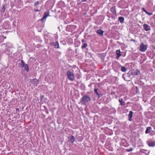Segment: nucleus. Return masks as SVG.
I'll list each match as a JSON object with an SVG mask.
<instances>
[{"instance_id": "19", "label": "nucleus", "mask_w": 155, "mask_h": 155, "mask_svg": "<svg viewBox=\"0 0 155 155\" xmlns=\"http://www.w3.org/2000/svg\"><path fill=\"white\" fill-rule=\"evenodd\" d=\"M6 48H12L13 47L12 45L10 43L8 42L5 44Z\"/></svg>"}, {"instance_id": "21", "label": "nucleus", "mask_w": 155, "mask_h": 155, "mask_svg": "<svg viewBox=\"0 0 155 155\" xmlns=\"http://www.w3.org/2000/svg\"><path fill=\"white\" fill-rule=\"evenodd\" d=\"M151 130L152 128L151 127H148L147 128L145 133L146 134L149 133L151 131Z\"/></svg>"}, {"instance_id": "12", "label": "nucleus", "mask_w": 155, "mask_h": 155, "mask_svg": "<svg viewBox=\"0 0 155 155\" xmlns=\"http://www.w3.org/2000/svg\"><path fill=\"white\" fill-rule=\"evenodd\" d=\"M69 141L72 143H73L75 141L74 137L73 135H71L68 137Z\"/></svg>"}, {"instance_id": "25", "label": "nucleus", "mask_w": 155, "mask_h": 155, "mask_svg": "<svg viewBox=\"0 0 155 155\" xmlns=\"http://www.w3.org/2000/svg\"><path fill=\"white\" fill-rule=\"evenodd\" d=\"M121 143H122L123 145L125 147H127L128 146V144H127L126 140H122Z\"/></svg>"}, {"instance_id": "13", "label": "nucleus", "mask_w": 155, "mask_h": 155, "mask_svg": "<svg viewBox=\"0 0 155 155\" xmlns=\"http://www.w3.org/2000/svg\"><path fill=\"white\" fill-rule=\"evenodd\" d=\"M97 32L99 36H102L103 35L104 31L101 29H99L97 30Z\"/></svg>"}, {"instance_id": "22", "label": "nucleus", "mask_w": 155, "mask_h": 155, "mask_svg": "<svg viewBox=\"0 0 155 155\" xmlns=\"http://www.w3.org/2000/svg\"><path fill=\"white\" fill-rule=\"evenodd\" d=\"M6 37H4L2 35H0V43H2L4 41L5 38H6Z\"/></svg>"}, {"instance_id": "2", "label": "nucleus", "mask_w": 155, "mask_h": 155, "mask_svg": "<svg viewBox=\"0 0 155 155\" xmlns=\"http://www.w3.org/2000/svg\"><path fill=\"white\" fill-rule=\"evenodd\" d=\"M76 26L74 25H68L66 27V30L68 31L72 32L76 28Z\"/></svg>"}, {"instance_id": "37", "label": "nucleus", "mask_w": 155, "mask_h": 155, "mask_svg": "<svg viewBox=\"0 0 155 155\" xmlns=\"http://www.w3.org/2000/svg\"><path fill=\"white\" fill-rule=\"evenodd\" d=\"M21 64L25 63L23 60L21 61Z\"/></svg>"}, {"instance_id": "46", "label": "nucleus", "mask_w": 155, "mask_h": 155, "mask_svg": "<svg viewBox=\"0 0 155 155\" xmlns=\"http://www.w3.org/2000/svg\"><path fill=\"white\" fill-rule=\"evenodd\" d=\"M4 1H5V0H4Z\"/></svg>"}, {"instance_id": "39", "label": "nucleus", "mask_w": 155, "mask_h": 155, "mask_svg": "<svg viewBox=\"0 0 155 155\" xmlns=\"http://www.w3.org/2000/svg\"><path fill=\"white\" fill-rule=\"evenodd\" d=\"M130 41L135 42V41L133 39H131Z\"/></svg>"}, {"instance_id": "17", "label": "nucleus", "mask_w": 155, "mask_h": 155, "mask_svg": "<svg viewBox=\"0 0 155 155\" xmlns=\"http://www.w3.org/2000/svg\"><path fill=\"white\" fill-rule=\"evenodd\" d=\"M118 101L120 103V104L122 106H124L125 105V102L123 101V99L121 98H120L119 99Z\"/></svg>"}, {"instance_id": "6", "label": "nucleus", "mask_w": 155, "mask_h": 155, "mask_svg": "<svg viewBox=\"0 0 155 155\" xmlns=\"http://www.w3.org/2000/svg\"><path fill=\"white\" fill-rule=\"evenodd\" d=\"M30 82L32 84H34L35 86H37L39 83V81L36 79H31Z\"/></svg>"}, {"instance_id": "28", "label": "nucleus", "mask_w": 155, "mask_h": 155, "mask_svg": "<svg viewBox=\"0 0 155 155\" xmlns=\"http://www.w3.org/2000/svg\"><path fill=\"white\" fill-rule=\"evenodd\" d=\"M133 149L132 148H130V149H127L126 150V151L129 152L133 151Z\"/></svg>"}, {"instance_id": "23", "label": "nucleus", "mask_w": 155, "mask_h": 155, "mask_svg": "<svg viewBox=\"0 0 155 155\" xmlns=\"http://www.w3.org/2000/svg\"><path fill=\"white\" fill-rule=\"evenodd\" d=\"M124 18L123 17H120L118 18V20L121 23H124Z\"/></svg>"}, {"instance_id": "27", "label": "nucleus", "mask_w": 155, "mask_h": 155, "mask_svg": "<svg viewBox=\"0 0 155 155\" xmlns=\"http://www.w3.org/2000/svg\"><path fill=\"white\" fill-rule=\"evenodd\" d=\"M5 5H3L2 6V11H1L3 13H4V12H5Z\"/></svg>"}, {"instance_id": "36", "label": "nucleus", "mask_w": 155, "mask_h": 155, "mask_svg": "<svg viewBox=\"0 0 155 155\" xmlns=\"http://www.w3.org/2000/svg\"><path fill=\"white\" fill-rule=\"evenodd\" d=\"M81 41L82 42H84L85 41V40L84 39H82L81 40Z\"/></svg>"}, {"instance_id": "26", "label": "nucleus", "mask_w": 155, "mask_h": 155, "mask_svg": "<svg viewBox=\"0 0 155 155\" xmlns=\"http://www.w3.org/2000/svg\"><path fill=\"white\" fill-rule=\"evenodd\" d=\"M94 92L95 93H96V94L99 96L98 97H100V95H99V93L97 92V89L95 88L94 89Z\"/></svg>"}, {"instance_id": "4", "label": "nucleus", "mask_w": 155, "mask_h": 155, "mask_svg": "<svg viewBox=\"0 0 155 155\" xmlns=\"http://www.w3.org/2000/svg\"><path fill=\"white\" fill-rule=\"evenodd\" d=\"M147 46L145 45L143 43H141L140 46L139 50L141 52H145L147 49Z\"/></svg>"}, {"instance_id": "11", "label": "nucleus", "mask_w": 155, "mask_h": 155, "mask_svg": "<svg viewBox=\"0 0 155 155\" xmlns=\"http://www.w3.org/2000/svg\"><path fill=\"white\" fill-rule=\"evenodd\" d=\"M5 51V54L8 55L9 57H11L12 56V53L10 52V50L9 49L6 48Z\"/></svg>"}, {"instance_id": "24", "label": "nucleus", "mask_w": 155, "mask_h": 155, "mask_svg": "<svg viewBox=\"0 0 155 155\" xmlns=\"http://www.w3.org/2000/svg\"><path fill=\"white\" fill-rule=\"evenodd\" d=\"M88 46L87 43H83L82 45L81 46V48L82 49L85 48Z\"/></svg>"}, {"instance_id": "7", "label": "nucleus", "mask_w": 155, "mask_h": 155, "mask_svg": "<svg viewBox=\"0 0 155 155\" xmlns=\"http://www.w3.org/2000/svg\"><path fill=\"white\" fill-rule=\"evenodd\" d=\"M50 45L52 46H54L55 48H58L59 47V43L58 41H57L55 42H51L50 43Z\"/></svg>"}, {"instance_id": "15", "label": "nucleus", "mask_w": 155, "mask_h": 155, "mask_svg": "<svg viewBox=\"0 0 155 155\" xmlns=\"http://www.w3.org/2000/svg\"><path fill=\"white\" fill-rule=\"evenodd\" d=\"M110 11L114 15H115L116 14V10L115 9V6L111 8L110 9Z\"/></svg>"}, {"instance_id": "38", "label": "nucleus", "mask_w": 155, "mask_h": 155, "mask_svg": "<svg viewBox=\"0 0 155 155\" xmlns=\"http://www.w3.org/2000/svg\"><path fill=\"white\" fill-rule=\"evenodd\" d=\"M57 53L58 54H61V52H59V51H58L57 52Z\"/></svg>"}, {"instance_id": "32", "label": "nucleus", "mask_w": 155, "mask_h": 155, "mask_svg": "<svg viewBox=\"0 0 155 155\" xmlns=\"http://www.w3.org/2000/svg\"><path fill=\"white\" fill-rule=\"evenodd\" d=\"M142 11H144V12H145L146 13H147V12L145 9V8H142Z\"/></svg>"}, {"instance_id": "9", "label": "nucleus", "mask_w": 155, "mask_h": 155, "mask_svg": "<svg viewBox=\"0 0 155 155\" xmlns=\"http://www.w3.org/2000/svg\"><path fill=\"white\" fill-rule=\"evenodd\" d=\"M143 29L146 31H147L151 30V27L149 25L144 24L143 25Z\"/></svg>"}, {"instance_id": "16", "label": "nucleus", "mask_w": 155, "mask_h": 155, "mask_svg": "<svg viewBox=\"0 0 155 155\" xmlns=\"http://www.w3.org/2000/svg\"><path fill=\"white\" fill-rule=\"evenodd\" d=\"M133 112L132 111H130L129 114H128V120L130 121H132V117Z\"/></svg>"}, {"instance_id": "45", "label": "nucleus", "mask_w": 155, "mask_h": 155, "mask_svg": "<svg viewBox=\"0 0 155 155\" xmlns=\"http://www.w3.org/2000/svg\"><path fill=\"white\" fill-rule=\"evenodd\" d=\"M2 45H5V44H2Z\"/></svg>"}, {"instance_id": "30", "label": "nucleus", "mask_w": 155, "mask_h": 155, "mask_svg": "<svg viewBox=\"0 0 155 155\" xmlns=\"http://www.w3.org/2000/svg\"><path fill=\"white\" fill-rule=\"evenodd\" d=\"M39 4V2L38 1H37L34 4V6L36 7L37 5Z\"/></svg>"}, {"instance_id": "3", "label": "nucleus", "mask_w": 155, "mask_h": 155, "mask_svg": "<svg viewBox=\"0 0 155 155\" xmlns=\"http://www.w3.org/2000/svg\"><path fill=\"white\" fill-rule=\"evenodd\" d=\"M67 76L70 80L71 81H73L74 80L75 78L74 74L71 72L68 71L66 73Z\"/></svg>"}, {"instance_id": "31", "label": "nucleus", "mask_w": 155, "mask_h": 155, "mask_svg": "<svg viewBox=\"0 0 155 155\" xmlns=\"http://www.w3.org/2000/svg\"><path fill=\"white\" fill-rule=\"evenodd\" d=\"M107 16L109 18H110V14L108 12L107 13Z\"/></svg>"}, {"instance_id": "40", "label": "nucleus", "mask_w": 155, "mask_h": 155, "mask_svg": "<svg viewBox=\"0 0 155 155\" xmlns=\"http://www.w3.org/2000/svg\"><path fill=\"white\" fill-rule=\"evenodd\" d=\"M18 110H19V109L18 108H16V111H18Z\"/></svg>"}, {"instance_id": "1", "label": "nucleus", "mask_w": 155, "mask_h": 155, "mask_svg": "<svg viewBox=\"0 0 155 155\" xmlns=\"http://www.w3.org/2000/svg\"><path fill=\"white\" fill-rule=\"evenodd\" d=\"M91 100V99L90 97L88 95H85L81 99L80 102L82 104L85 105L86 103Z\"/></svg>"}, {"instance_id": "18", "label": "nucleus", "mask_w": 155, "mask_h": 155, "mask_svg": "<svg viewBox=\"0 0 155 155\" xmlns=\"http://www.w3.org/2000/svg\"><path fill=\"white\" fill-rule=\"evenodd\" d=\"M22 69H23L24 71H25L27 72H28L29 71L28 65L27 64H26L24 67Z\"/></svg>"}, {"instance_id": "10", "label": "nucleus", "mask_w": 155, "mask_h": 155, "mask_svg": "<svg viewBox=\"0 0 155 155\" xmlns=\"http://www.w3.org/2000/svg\"><path fill=\"white\" fill-rule=\"evenodd\" d=\"M132 74L134 76L140 74V72L139 70H132L131 72Z\"/></svg>"}, {"instance_id": "8", "label": "nucleus", "mask_w": 155, "mask_h": 155, "mask_svg": "<svg viewBox=\"0 0 155 155\" xmlns=\"http://www.w3.org/2000/svg\"><path fill=\"white\" fill-rule=\"evenodd\" d=\"M116 65L117 66V68H121V71L122 72H124L127 71V68L125 67L122 66L118 63L117 62Z\"/></svg>"}, {"instance_id": "44", "label": "nucleus", "mask_w": 155, "mask_h": 155, "mask_svg": "<svg viewBox=\"0 0 155 155\" xmlns=\"http://www.w3.org/2000/svg\"><path fill=\"white\" fill-rule=\"evenodd\" d=\"M136 88H137V89H138V87H136Z\"/></svg>"}, {"instance_id": "5", "label": "nucleus", "mask_w": 155, "mask_h": 155, "mask_svg": "<svg viewBox=\"0 0 155 155\" xmlns=\"http://www.w3.org/2000/svg\"><path fill=\"white\" fill-rule=\"evenodd\" d=\"M49 11H47L45 12L44 15L42 17V18L40 19V21H43L48 16H49Z\"/></svg>"}, {"instance_id": "33", "label": "nucleus", "mask_w": 155, "mask_h": 155, "mask_svg": "<svg viewBox=\"0 0 155 155\" xmlns=\"http://www.w3.org/2000/svg\"><path fill=\"white\" fill-rule=\"evenodd\" d=\"M142 11H144V12H145L146 13H147V12L145 9V8H142Z\"/></svg>"}, {"instance_id": "14", "label": "nucleus", "mask_w": 155, "mask_h": 155, "mask_svg": "<svg viewBox=\"0 0 155 155\" xmlns=\"http://www.w3.org/2000/svg\"><path fill=\"white\" fill-rule=\"evenodd\" d=\"M147 143L149 147H154L155 146V141L149 142L148 141H147Z\"/></svg>"}, {"instance_id": "41", "label": "nucleus", "mask_w": 155, "mask_h": 155, "mask_svg": "<svg viewBox=\"0 0 155 155\" xmlns=\"http://www.w3.org/2000/svg\"><path fill=\"white\" fill-rule=\"evenodd\" d=\"M111 17L112 18H114V17H113V15H111Z\"/></svg>"}, {"instance_id": "42", "label": "nucleus", "mask_w": 155, "mask_h": 155, "mask_svg": "<svg viewBox=\"0 0 155 155\" xmlns=\"http://www.w3.org/2000/svg\"><path fill=\"white\" fill-rule=\"evenodd\" d=\"M46 113H47V114H48V111H47V112H46Z\"/></svg>"}, {"instance_id": "43", "label": "nucleus", "mask_w": 155, "mask_h": 155, "mask_svg": "<svg viewBox=\"0 0 155 155\" xmlns=\"http://www.w3.org/2000/svg\"><path fill=\"white\" fill-rule=\"evenodd\" d=\"M87 0H84V1H86Z\"/></svg>"}, {"instance_id": "35", "label": "nucleus", "mask_w": 155, "mask_h": 155, "mask_svg": "<svg viewBox=\"0 0 155 155\" xmlns=\"http://www.w3.org/2000/svg\"><path fill=\"white\" fill-rule=\"evenodd\" d=\"M34 11L35 12H38L39 11V10L38 9H34Z\"/></svg>"}, {"instance_id": "20", "label": "nucleus", "mask_w": 155, "mask_h": 155, "mask_svg": "<svg viewBox=\"0 0 155 155\" xmlns=\"http://www.w3.org/2000/svg\"><path fill=\"white\" fill-rule=\"evenodd\" d=\"M116 53L117 54V58H118L121 56L120 51L119 50H118L116 51Z\"/></svg>"}, {"instance_id": "34", "label": "nucleus", "mask_w": 155, "mask_h": 155, "mask_svg": "<svg viewBox=\"0 0 155 155\" xmlns=\"http://www.w3.org/2000/svg\"><path fill=\"white\" fill-rule=\"evenodd\" d=\"M146 14L149 15H153V13L152 12L149 13V12H147V13H146Z\"/></svg>"}, {"instance_id": "29", "label": "nucleus", "mask_w": 155, "mask_h": 155, "mask_svg": "<svg viewBox=\"0 0 155 155\" xmlns=\"http://www.w3.org/2000/svg\"><path fill=\"white\" fill-rule=\"evenodd\" d=\"M26 64L25 63L21 64L20 65V67L21 68H23L25 66V65Z\"/></svg>"}]
</instances>
